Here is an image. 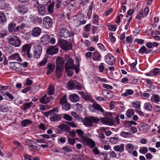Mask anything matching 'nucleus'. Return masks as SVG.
Listing matches in <instances>:
<instances>
[{
    "mask_svg": "<svg viewBox=\"0 0 160 160\" xmlns=\"http://www.w3.org/2000/svg\"><path fill=\"white\" fill-rule=\"evenodd\" d=\"M8 44L16 47H19L21 44V41L17 36H9L7 38Z\"/></svg>",
    "mask_w": 160,
    "mask_h": 160,
    "instance_id": "f257e3e1",
    "label": "nucleus"
},
{
    "mask_svg": "<svg viewBox=\"0 0 160 160\" xmlns=\"http://www.w3.org/2000/svg\"><path fill=\"white\" fill-rule=\"evenodd\" d=\"M100 119L97 117L90 116L86 117L83 121L84 125L88 127H91L92 125V123H96L99 121Z\"/></svg>",
    "mask_w": 160,
    "mask_h": 160,
    "instance_id": "f03ea898",
    "label": "nucleus"
},
{
    "mask_svg": "<svg viewBox=\"0 0 160 160\" xmlns=\"http://www.w3.org/2000/svg\"><path fill=\"white\" fill-rule=\"evenodd\" d=\"M31 45L30 44H25L22 46L21 48V53L22 56L29 58L32 57V55L30 53Z\"/></svg>",
    "mask_w": 160,
    "mask_h": 160,
    "instance_id": "7ed1b4c3",
    "label": "nucleus"
},
{
    "mask_svg": "<svg viewBox=\"0 0 160 160\" xmlns=\"http://www.w3.org/2000/svg\"><path fill=\"white\" fill-rule=\"evenodd\" d=\"M58 44L62 49L66 51L70 50L72 48L71 43L63 39H61L59 40Z\"/></svg>",
    "mask_w": 160,
    "mask_h": 160,
    "instance_id": "20e7f679",
    "label": "nucleus"
},
{
    "mask_svg": "<svg viewBox=\"0 0 160 160\" xmlns=\"http://www.w3.org/2000/svg\"><path fill=\"white\" fill-rule=\"evenodd\" d=\"M84 17L82 13H78L73 17L74 21L79 25L84 24L86 22V20H83Z\"/></svg>",
    "mask_w": 160,
    "mask_h": 160,
    "instance_id": "39448f33",
    "label": "nucleus"
},
{
    "mask_svg": "<svg viewBox=\"0 0 160 160\" xmlns=\"http://www.w3.org/2000/svg\"><path fill=\"white\" fill-rule=\"evenodd\" d=\"M43 27L46 29H49L52 27L53 21L52 18L48 16L44 18L43 21Z\"/></svg>",
    "mask_w": 160,
    "mask_h": 160,
    "instance_id": "423d86ee",
    "label": "nucleus"
},
{
    "mask_svg": "<svg viewBox=\"0 0 160 160\" xmlns=\"http://www.w3.org/2000/svg\"><path fill=\"white\" fill-rule=\"evenodd\" d=\"M74 35V33L73 32H70L65 28H62L61 30L60 36L62 39L68 38L73 36Z\"/></svg>",
    "mask_w": 160,
    "mask_h": 160,
    "instance_id": "0eeeda50",
    "label": "nucleus"
},
{
    "mask_svg": "<svg viewBox=\"0 0 160 160\" xmlns=\"http://www.w3.org/2000/svg\"><path fill=\"white\" fill-rule=\"evenodd\" d=\"M18 12L21 15H24L28 11V9L25 6L21 5L17 6L16 7Z\"/></svg>",
    "mask_w": 160,
    "mask_h": 160,
    "instance_id": "6e6552de",
    "label": "nucleus"
},
{
    "mask_svg": "<svg viewBox=\"0 0 160 160\" xmlns=\"http://www.w3.org/2000/svg\"><path fill=\"white\" fill-rule=\"evenodd\" d=\"M82 142L85 145L88 146L91 148H93L95 146V142L91 139L84 138Z\"/></svg>",
    "mask_w": 160,
    "mask_h": 160,
    "instance_id": "1a4fd4ad",
    "label": "nucleus"
},
{
    "mask_svg": "<svg viewBox=\"0 0 160 160\" xmlns=\"http://www.w3.org/2000/svg\"><path fill=\"white\" fill-rule=\"evenodd\" d=\"M100 120L102 123L110 126L113 125L114 123L113 120L106 117L102 118Z\"/></svg>",
    "mask_w": 160,
    "mask_h": 160,
    "instance_id": "9d476101",
    "label": "nucleus"
},
{
    "mask_svg": "<svg viewBox=\"0 0 160 160\" xmlns=\"http://www.w3.org/2000/svg\"><path fill=\"white\" fill-rule=\"evenodd\" d=\"M105 60L106 62L109 65H112L115 62V58L111 54H108L105 56Z\"/></svg>",
    "mask_w": 160,
    "mask_h": 160,
    "instance_id": "9b49d317",
    "label": "nucleus"
},
{
    "mask_svg": "<svg viewBox=\"0 0 160 160\" xmlns=\"http://www.w3.org/2000/svg\"><path fill=\"white\" fill-rule=\"evenodd\" d=\"M42 49L41 47L39 45L35 46V48L34 52V57L36 58H40L42 52Z\"/></svg>",
    "mask_w": 160,
    "mask_h": 160,
    "instance_id": "f8f14e48",
    "label": "nucleus"
},
{
    "mask_svg": "<svg viewBox=\"0 0 160 160\" xmlns=\"http://www.w3.org/2000/svg\"><path fill=\"white\" fill-rule=\"evenodd\" d=\"M75 65L73 60L71 58H69L67 60L65 65V69H71L72 70L74 68Z\"/></svg>",
    "mask_w": 160,
    "mask_h": 160,
    "instance_id": "ddd939ff",
    "label": "nucleus"
},
{
    "mask_svg": "<svg viewBox=\"0 0 160 160\" xmlns=\"http://www.w3.org/2000/svg\"><path fill=\"white\" fill-rule=\"evenodd\" d=\"M58 51V49L57 46H50L47 48V52L48 54L52 55L57 53Z\"/></svg>",
    "mask_w": 160,
    "mask_h": 160,
    "instance_id": "4468645a",
    "label": "nucleus"
},
{
    "mask_svg": "<svg viewBox=\"0 0 160 160\" xmlns=\"http://www.w3.org/2000/svg\"><path fill=\"white\" fill-rule=\"evenodd\" d=\"M53 99L52 97L50 96L47 98V94H45L40 99V102L43 104H47Z\"/></svg>",
    "mask_w": 160,
    "mask_h": 160,
    "instance_id": "2eb2a0df",
    "label": "nucleus"
},
{
    "mask_svg": "<svg viewBox=\"0 0 160 160\" xmlns=\"http://www.w3.org/2000/svg\"><path fill=\"white\" fill-rule=\"evenodd\" d=\"M61 118L62 117L60 115L55 113L52 114L50 117V120L52 122L59 121L61 120Z\"/></svg>",
    "mask_w": 160,
    "mask_h": 160,
    "instance_id": "dca6fc26",
    "label": "nucleus"
},
{
    "mask_svg": "<svg viewBox=\"0 0 160 160\" xmlns=\"http://www.w3.org/2000/svg\"><path fill=\"white\" fill-rule=\"evenodd\" d=\"M92 59L95 61H99L101 58V54L97 51H94L92 54Z\"/></svg>",
    "mask_w": 160,
    "mask_h": 160,
    "instance_id": "f3484780",
    "label": "nucleus"
},
{
    "mask_svg": "<svg viewBox=\"0 0 160 160\" xmlns=\"http://www.w3.org/2000/svg\"><path fill=\"white\" fill-rule=\"evenodd\" d=\"M160 75V69L158 68H155L151 71L150 72L147 73L146 75L149 76H152L153 75Z\"/></svg>",
    "mask_w": 160,
    "mask_h": 160,
    "instance_id": "a211bd4d",
    "label": "nucleus"
},
{
    "mask_svg": "<svg viewBox=\"0 0 160 160\" xmlns=\"http://www.w3.org/2000/svg\"><path fill=\"white\" fill-rule=\"evenodd\" d=\"M37 9L40 15H43L46 12L45 7L43 5L38 4L37 7Z\"/></svg>",
    "mask_w": 160,
    "mask_h": 160,
    "instance_id": "6ab92c4d",
    "label": "nucleus"
},
{
    "mask_svg": "<svg viewBox=\"0 0 160 160\" xmlns=\"http://www.w3.org/2000/svg\"><path fill=\"white\" fill-rule=\"evenodd\" d=\"M9 59L12 60H14L18 62H21L22 60V59L19 56V54L18 53H16L9 56Z\"/></svg>",
    "mask_w": 160,
    "mask_h": 160,
    "instance_id": "aec40b11",
    "label": "nucleus"
},
{
    "mask_svg": "<svg viewBox=\"0 0 160 160\" xmlns=\"http://www.w3.org/2000/svg\"><path fill=\"white\" fill-rule=\"evenodd\" d=\"M89 107L90 108H93L94 109L98 110L99 111H100L102 113L104 112V111L100 105L97 103H94L92 105H89Z\"/></svg>",
    "mask_w": 160,
    "mask_h": 160,
    "instance_id": "412c9836",
    "label": "nucleus"
},
{
    "mask_svg": "<svg viewBox=\"0 0 160 160\" xmlns=\"http://www.w3.org/2000/svg\"><path fill=\"white\" fill-rule=\"evenodd\" d=\"M79 99V96L76 94H73L69 96L70 101L73 102H76L78 101Z\"/></svg>",
    "mask_w": 160,
    "mask_h": 160,
    "instance_id": "4be33fe9",
    "label": "nucleus"
},
{
    "mask_svg": "<svg viewBox=\"0 0 160 160\" xmlns=\"http://www.w3.org/2000/svg\"><path fill=\"white\" fill-rule=\"evenodd\" d=\"M64 62V60L62 58L58 57L56 60V68H62Z\"/></svg>",
    "mask_w": 160,
    "mask_h": 160,
    "instance_id": "5701e85b",
    "label": "nucleus"
},
{
    "mask_svg": "<svg viewBox=\"0 0 160 160\" xmlns=\"http://www.w3.org/2000/svg\"><path fill=\"white\" fill-rule=\"evenodd\" d=\"M41 31V29L39 27L35 28L32 31V34L34 37H38L40 35Z\"/></svg>",
    "mask_w": 160,
    "mask_h": 160,
    "instance_id": "b1692460",
    "label": "nucleus"
},
{
    "mask_svg": "<svg viewBox=\"0 0 160 160\" xmlns=\"http://www.w3.org/2000/svg\"><path fill=\"white\" fill-rule=\"evenodd\" d=\"M7 22V19L5 14L2 12H0V24H5Z\"/></svg>",
    "mask_w": 160,
    "mask_h": 160,
    "instance_id": "393cba45",
    "label": "nucleus"
},
{
    "mask_svg": "<svg viewBox=\"0 0 160 160\" xmlns=\"http://www.w3.org/2000/svg\"><path fill=\"white\" fill-rule=\"evenodd\" d=\"M133 105L135 108L136 111L140 114L143 113V112L140 111V104L138 101H136L133 102Z\"/></svg>",
    "mask_w": 160,
    "mask_h": 160,
    "instance_id": "a878e982",
    "label": "nucleus"
},
{
    "mask_svg": "<svg viewBox=\"0 0 160 160\" xmlns=\"http://www.w3.org/2000/svg\"><path fill=\"white\" fill-rule=\"evenodd\" d=\"M31 20L33 23L35 24L37 23H41L42 22L41 18H39L36 16H34L32 17L31 18Z\"/></svg>",
    "mask_w": 160,
    "mask_h": 160,
    "instance_id": "bb28decb",
    "label": "nucleus"
},
{
    "mask_svg": "<svg viewBox=\"0 0 160 160\" xmlns=\"http://www.w3.org/2000/svg\"><path fill=\"white\" fill-rule=\"evenodd\" d=\"M50 37L47 34L44 35L41 38V42L45 44H47L49 42Z\"/></svg>",
    "mask_w": 160,
    "mask_h": 160,
    "instance_id": "cd10ccee",
    "label": "nucleus"
},
{
    "mask_svg": "<svg viewBox=\"0 0 160 160\" xmlns=\"http://www.w3.org/2000/svg\"><path fill=\"white\" fill-rule=\"evenodd\" d=\"M152 51L151 49H147L145 46H143L139 49L138 52L142 54L144 53L148 54L150 52Z\"/></svg>",
    "mask_w": 160,
    "mask_h": 160,
    "instance_id": "c85d7f7f",
    "label": "nucleus"
},
{
    "mask_svg": "<svg viewBox=\"0 0 160 160\" xmlns=\"http://www.w3.org/2000/svg\"><path fill=\"white\" fill-rule=\"evenodd\" d=\"M113 149L116 152H119L120 153L124 150V146L122 144H121L120 145L116 146L114 147Z\"/></svg>",
    "mask_w": 160,
    "mask_h": 160,
    "instance_id": "c756f323",
    "label": "nucleus"
},
{
    "mask_svg": "<svg viewBox=\"0 0 160 160\" xmlns=\"http://www.w3.org/2000/svg\"><path fill=\"white\" fill-rule=\"evenodd\" d=\"M47 67L48 68V70L46 72V74L49 75L54 71L55 66L53 64L49 63L48 64Z\"/></svg>",
    "mask_w": 160,
    "mask_h": 160,
    "instance_id": "7c9ffc66",
    "label": "nucleus"
},
{
    "mask_svg": "<svg viewBox=\"0 0 160 160\" xmlns=\"http://www.w3.org/2000/svg\"><path fill=\"white\" fill-rule=\"evenodd\" d=\"M58 127L59 128L61 131L66 132H67L70 129V127H69L64 124L60 125L58 126Z\"/></svg>",
    "mask_w": 160,
    "mask_h": 160,
    "instance_id": "2f4dec72",
    "label": "nucleus"
},
{
    "mask_svg": "<svg viewBox=\"0 0 160 160\" xmlns=\"http://www.w3.org/2000/svg\"><path fill=\"white\" fill-rule=\"evenodd\" d=\"M62 68H56V76L58 78H60L62 74Z\"/></svg>",
    "mask_w": 160,
    "mask_h": 160,
    "instance_id": "473e14b6",
    "label": "nucleus"
},
{
    "mask_svg": "<svg viewBox=\"0 0 160 160\" xmlns=\"http://www.w3.org/2000/svg\"><path fill=\"white\" fill-rule=\"evenodd\" d=\"M144 108L147 111H151L152 109V105L149 102H146L144 104Z\"/></svg>",
    "mask_w": 160,
    "mask_h": 160,
    "instance_id": "72a5a7b5",
    "label": "nucleus"
},
{
    "mask_svg": "<svg viewBox=\"0 0 160 160\" xmlns=\"http://www.w3.org/2000/svg\"><path fill=\"white\" fill-rule=\"evenodd\" d=\"M16 26L15 23L12 22L8 24V29L9 32H11L14 31L15 27Z\"/></svg>",
    "mask_w": 160,
    "mask_h": 160,
    "instance_id": "f704fd0d",
    "label": "nucleus"
},
{
    "mask_svg": "<svg viewBox=\"0 0 160 160\" xmlns=\"http://www.w3.org/2000/svg\"><path fill=\"white\" fill-rule=\"evenodd\" d=\"M10 66L12 67L14 70L16 71H19V68L17 67L18 65H19V63L16 62H11L9 63Z\"/></svg>",
    "mask_w": 160,
    "mask_h": 160,
    "instance_id": "c9c22d12",
    "label": "nucleus"
},
{
    "mask_svg": "<svg viewBox=\"0 0 160 160\" xmlns=\"http://www.w3.org/2000/svg\"><path fill=\"white\" fill-rule=\"evenodd\" d=\"M75 84L72 80L69 81L68 83L67 87L69 90H73L75 89Z\"/></svg>",
    "mask_w": 160,
    "mask_h": 160,
    "instance_id": "e433bc0d",
    "label": "nucleus"
},
{
    "mask_svg": "<svg viewBox=\"0 0 160 160\" xmlns=\"http://www.w3.org/2000/svg\"><path fill=\"white\" fill-rule=\"evenodd\" d=\"M55 89L54 87L52 85H50L49 86L47 93L49 95H52L54 93Z\"/></svg>",
    "mask_w": 160,
    "mask_h": 160,
    "instance_id": "4c0bfd02",
    "label": "nucleus"
},
{
    "mask_svg": "<svg viewBox=\"0 0 160 160\" xmlns=\"http://www.w3.org/2000/svg\"><path fill=\"white\" fill-rule=\"evenodd\" d=\"M121 136L125 138H131L132 137V135L131 133L128 132H122L120 133Z\"/></svg>",
    "mask_w": 160,
    "mask_h": 160,
    "instance_id": "58836bf2",
    "label": "nucleus"
},
{
    "mask_svg": "<svg viewBox=\"0 0 160 160\" xmlns=\"http://www.w3.org/2000/svg\"><path fill=\"white\" fill-rule=\"evenodd\" d=\"M160 98L159 96L157 94H154L151 97V101L154 102H158L159 101Z\"/></svg>",
    "mask_w": 160,
    "mask_h": 160,
    "instance_id": "ea45409f",
    "label": "nucleus"
},
{
    "mask_svg": "<svg viewBox=\"0 0 160 160\" xmlns=\"http://www.w3.org/2000/svg\"><path fill=\"white\" fill-rule=\"evenodd\" d=\"M31 123V121L28 119H25L22 122L21 125L23 127H25L29 125Z\"/></svg>",
    "mask_w": 160,
    "mask_h": 160,
    "instance_id": "a19ab883",
    "label": "nucleus"
},
{
    "mask_svg": "<svg viewBox=\"0 0 160 160\" xmlns=\"http://www.w3.org/2000/svg\"><path fill=\"white\" fill-rule=\"evenodd\" d=\"M62 108L65 111H68L71 108L70 104L68 102L62 105Z\"/></svg>",
    "mask_w": 160,
    "mask_h": 160,
    "instance_id": "79ce46f5",
    "label": "nucleus"
},
{
    "mask_svg": "<svg viewBox=\"0 0 160 160\" xmlns=\"http://www.w3.org/2000/svg\"><path fill=\"white\" fill-rule=\"evenodd\" d=\"M134 93L132 89H127L125 92L122 94V96H126L129 95H132Z\"/></svg>",
    "mask_w": 160,
    "mask_h": 160,
    "instance_id": "37998d69",
    "label": "nucleus"
},
{
    "mask_svg": "<svg viewBox=\"0 0 160 160\" xmlns=\"http://www.w3.org/2000/svg\"><path fill=\"white\" fill-rule=\"evenodd\" d=\"M13 143L14 145L17 146V148H18L20 150H22L24 149L23 146L18 142L15 141L13 142Z\"/></svg>",
    "mask_w": 160,
    "mask_h": 160,
    "instance_id": "c03bdc74",
    "label": "nucleus"
},
{
    "mask_svg": "<svg viewBox=\"0 0 160 160\" xmlns=\"http://www.w3.org/2000/svg\"><path fill=\"white\" fill-rule=\"evenodd\" d=\"M54 6V3L53 2H52L49 5L48 8V10L49 13H52L53 12Z\"/></svg>",
    "mask_w": 160,
    "mask_h": 160,
    "instance_id": "a18cd8bd",
    "label": "nucleus"
},
{
    "mask_svg": "<svg viewBox=\"0 0 160 160\" xmlns=\"http://www.w3.org/2000/svg\"><path fill=\"white\" fill-rule=\"evenodd\" d=\"M99 17L98 15L95 14H94V17L93 18V22L96 25L98 24Z\"/></svg>",
    "mask_w": 160,
    "mask_h": 160,
    "instance_id": "49530a36",
    "label": "nucleus"
},
{
    "mask_svg": "<svg viewBox=\"0 0 160 160\" xmlns=\"http://www.w3.org/2000/svg\"><path fill=\"white\" fill-rule=\"evenodd\" d=\"M32 104L33 103L32 102L25 103V104L24 106L22 107V109H23L24 111H25L31 107Z\"/></svg>",
    "mask_w": 160,
    "mask_h": 160,
    "instance_id": "de8ad7c7",
    "label": "nucleus"
},
{
    "mask_svg": "<svg viewBox=\"0 0 160 160\" xmlns=\"http://www.w3.org/2000/svg\"><path fill=\"white\" fill-rule=\"evenodd\" d=\"M134 110L133 109L128 110L126 112L127 116L128 117L131 118L134 114Z\"/></svg>",
    "mask_w": 160,
    "mask_h": 160,
    "instance_id": "09e8293b",
    "label": "nucleus"
},
{
    "mask_svg": "<svg viewBox=\"0 0 160 160\" xmlns=\"http://www.w3.org/2000/svg\"><path fill=\"white\" fill-rule=\"evenodd\" d=\"M143 12L142 11H139L137 15L136 16V18L138 20H141L142 18L144 17Z\"/></svg>",
    "mask_w": 160,
    "mask_h": 160,
    "instance_id": "8fccbe9b",
    "label": "nucleus"
},
{
    "mask_svg": "<svg viewBox=\"0 0 160 160\" xmlns=\"http://www.w3.org/2000/svg\"><path fill=\"white\" fill-rule=\"evenodd\" d=\"M67 102H68V101L67 99V96L66 95H65L60 99V103L61 105H62L63 104H65V103Z\"/></svg>",
    "mask_w": 160,
    "mask_h": 160,
    "instance_id": "3c124183",
    "label": "nucleus"
},
{
    "mask_svg": "<svg viewBox=\"0 0 160 160\" xmlns=\"http://www.w3.org/2000/svg\"><path fill=\"white\" fill-rule=\"evenodd\" d=\"M98 137L101 142H104L105 141L104 139L105 137L103 133L101 132L99 133L98 135Z\"/></svg>",
    "mask_w": 160,
    "mask_h": 160,
    "instance_id": "603ef678",
    "label": "nucleus"
},
{
    "mask_svg": "<svg viewBox=\"0 0 160 160\" xmlns=\"http://www.w3.org/2000/svg\"><path fill=\"white\" fill-rule=\"evenodd\" d=\"M70 69H65V72L67 73V75L69 77L72 76L73 74V71L72 70H70Z\"/></svg>",
    "mask_w": 160,
    "mask_h": 160,
    "instance_id": "864d4df0",
    "label": "nucleus"
},
{
    "mask_svg": "<svg viewBox=\"0 0 160 160\" xmlns=\"http://www.w3.org/2000/svg\"><path fill=\"white\" fill-rule=\"evenodd\" d=\"M63 118L65 120L69 121H72V118L71 116L67 114H64Z\"/></svg>",
    "mask_w": 160,
    "mask_h": 160,
    "instance_id": "5fc2aeb1",
    "label": "nucleus"
},
{
    "mask_svg": "<svg viewBox=\"0 0 160 160\" xmlns=\"http://www.w3.org/2000/svg\"><path fill=\"white\" fill-rule=\"evenodd\" d=\"M139 151L140 153L143 154H145L148 152V148L146 147H143L140 148L139 150Z\"/></svg>",
    "mask_w": 160,
    "mask_h": 160,
    "instance_id": "6e6d98bb",
    "label": "nucleus"
},
{
    "mask_svg": "<svg viewBox=\"0 0 160 160\" xmlns=\"http://www.w3.org/2000/svg\"><path fill=\"white\" fill-rule=\"evenodd\" d=\"M62 149L67 152H71L72 151V148L68 146H66L62 148Z\"/></svg>",
    "mask_w": 160,
    "mask_h": 160,
    "instance_id": "4d7b16f0",
    "label": "nucleus"
},
{
    "mask_svg": "<svg viewBox=\"0 0 160 160\" xmlns=\"http://www.w3.org/2000/svg\"><path fill=\"white\" fill-rule=\"evenodd\" d=\"M110 142L112 143L116 144L118 141V138L112 137L110 139Z\"/></svg>",
    "mask_w": 160,
    "mask_h": 160,
    "instance_id": "13d9d810",
    "label": "nucleus"
},
{
    "mask_svg": "<svg viewBox=\"0 0 160 160\" xmlns=\"http://www.w3.org/2000/svg\"><path fill=\"white\" fill-rule=\"evenodd\" d=\"M80 65H75L74 66V68L72 69V70H73L74 69L76 73H79L80 70Z\"/></svg>",
    "mask_w": 160,
    "mask_h": 160,
    "instance_id": "bf43d9fd",
    "label": "nucleus"
},
{
    "mask_svg": "<svg viewBox=\"0 0 160 160\" xmlns=\"http://www.w3.org/2000/svg\"><path fill=\"white\" fill-rule=\"evenodd\" d=\"M109 38L111 41L113 42H114L116 41V38L112 36V32L109 33Z\"/></svg>",
    "mask_w": 160,
    "mask_h": 160,
    "instance_id": "052dcab7",
    "label": "nucleus"
},
{
    "mask_svg": "<svg viewBox=\"0 0 160 160\" xmlns=\"http://www.w3.org/2000/svg\"><path fill=\"white\" fill-rule=\"evenodd\" d=\"M75 139H78L77 138H68V141L69 143L71 145H73L75 143Z\"/></svg>",
    "mask_w": 160,
    "mask_h": 160,
    "instance_id": "680f3d73",
    "label": "nucleus"
},
{
    "mask_svg": "<svg viewBox=\"0 0 160 160\" xmlns=\"http://www.w3.org/2000/svg\"><path fill=\"white\" fill-rule=\"evenodd\" d=\"M65 122L73 128H75L77 126V125L74 122H68L67 121H65Z\"/></svg>",
    "mask_w": 160,
    "mask_h": 160,
    "instance_id": "e2e57ef3",
    "label": "nucleus"
},
{
    "mask_svg": "<svg viewBox=\"0 0 160 160\" xmlns=\"http://www.w3.org/2000/svg\"><path fill=\"white\" fill-rule=\"evenodd\" d=\"M7 111V108L3 105H0V111L2 112H6Z\"/></svg>",
    "mask_w": 160,
    "mask_h": 160,
    "instance_id": "0e129e2a",
    "label": "nucleus"
},
{
    "mask_svg": "<svg viewBox=\"0 0 160 160\" xmlns=\"http://www.w3.org/2000/svg\"><path fill=\"white\" fill-rule=\"evenodd\" d=\"M105 97L108 99H110L112 97L113 95L111 92H108L104 95Z\"/></svg>",
    "mask_w": 160,
    "mask_h": 160,
    "instance_id": "69168bd1",
    "label": "nucleus"
},
{
    "mask_svg": "<svg viewBox=\"0 0 160 160\" xmlns=\"http://www.w3.org/2000/svg\"><path fill=\"white\" fill-rule=\"evenodd\" d=\"M47 59L46 58H44L43 60L40 62L39 63V65L40 66L44 65L47 62Z\"/></svg>",
    "mask_w": 160,
    "mask_h": 160,
    "instance_id": "338daca9",
    "label": "nucleus"
},
{
    "mask_svg": "<svg viewBox=\"0 0 160 160\" xmlns=\"http://www.w3.org/2000/svg\"><path fill=\"white\" fill-rule=\"evenodd\" d=\"M24 157L25 160H33V158L28 154H25Z\"/></svg>",
    "mask_w": 160,
    "mask_h": 160,
    "instance_id": "774afa93",
    "label": "nucleus"
}]
</instances>
